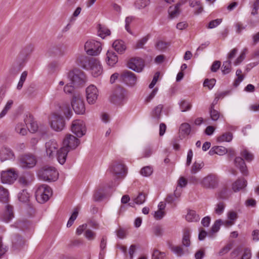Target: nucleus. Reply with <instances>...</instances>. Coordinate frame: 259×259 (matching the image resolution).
I'll return each mask as SVG.
<instances>
[{
	"label": "nucleus",
	"instance_id": "39",
	"mask_svg": "<svg viewBox=\"0 0 259 259\" xmlns=\"http://www.w3.org/2000/svg\"><path fill=\"white\" fill-rule=\"evenodd\" d=\"M13 105V101L12 100H9L4 107L3 109L0 112V119L4 118L8 111L11 109Z\"/></svg>",
	"mask_w": 259,
	"mask_h": 259
},
{
	"label": "nucleus",
	"instance_id": "6",
	"mask_svg": "<svg viewBox=\"0 0 259 259\" xmlns=\"http://www.w3.org/2000/svg\"><path fill=\"white\" fill-rule=\"evenodd\" d=\"M18 177V174L14 168H9L0 172V181L3 184H12Z\"/></svg>",
	"mask_w": 259,
	"mask_h": 259
},
{
	"label": "nucleus",
	"instance_id": "9",
	"mask_svg": "<svg viewBox=\"0 0 259 259\" xmlns=\"http://www.w3.org/2000/svg\"><path fill=\"white\" fill-rule=\"evenodd\" d=\"M66 78L70 80L71 83L77 85L83 83L86 80L84 73L82 71L77 69L68 72Z\"/></svg>",
	"mask_w": 259,
	"mask_h": 259
},
{
	"label": "nucleus",
	"instance_id": "30",
	"mask_svg": "<svg viewBox=\"0 0 259 259\" xmlns=\"http://www.w3.org/2000/svg\"><path fill=\"white\" fill-rule=\"evenodd\" d=\"M228 151L226 148L223 146H214L209 151V154L212 155L214 154L219 155H224L228 153Z\"/></svg>",
	"mask_w": 259,
	"mask_h": 259
},
{
	"label": "nucleus",
	"instance_id": "46",
	"mask_svg": "<svg viewBox=\"0 0 259 259\" xmlns=\"http://www.w3.org/2000/svg\"><path fill=\"white\" fill-rule=\"evenodd\" d=\"M18 197L20 201L26 202L29 200V194L26 190H23L18 194Z\"/></svg>",
	"mask_w": 259,
	"mask_h": 259
},
{
	"label": "nucleus",
	"instance_id": "52",
	"mask_svg": "<svg viewBox=\"0 0 259 259\" xmlns=\"http://www.w3.org/2000/svg\"><path fill=\"white\" fill-rule=\"evenodd\" d=\"M180 130L184 135H188L191 132L190 125L187 123H182L180 127Z\"/></svg>",
	"mask_w": 259,
	"mask_h": 259
},
{
	"label": "nucleus",
	"instance_id": "57",
	"mask_svg": "<svg viewBox=\"0 0 259 259\" xmlns=\"http://www.w3.org/2000/svg\"><path fill=\"white\" fill-rule=\"evenodd\" d=\"M216 82V80L214 78L206 79L203 83L204 87H207L209 90L213 88Z\"/></svg>",
	"mask_w": 259,
	"mask_h": 259
},
{
	"label": "nucleus",
	"instance_id": "27",
	"mask_svg": "<svg viewBox=\"0 0 259 259\" xmlns=\"http://www.w3.org/2000/svg\"><path fill=\"white\" fill-rule=\"evenodd\" d=\"M182 189L181 188L176 187L174 191V194L168 195L166 199V201L168 203H172L176 201L181 195Z\"/></svg>",
	"mask_w": 259,
	"mask_h": 259
},
{
	"label": "nucleus",
	"instance_id": "36",
	"mask_svg": "<svg viewBox=\"0 0 259 259\" xmlns=\"http://www.w3.org/2000/svg\"><path fill=\"white\" fill-rule=\"evenodd\" d=\"M186 220L189 222H198L200 220L199 215L196 211L193 210H189L185 217Z\"/></svg>",
	"mask_w": 259,
	"mask_h": 259
},
{
	"label": "nucleus",
	"instance_id": "7",
	"mask_svg": "<svg viewBox=\"0 0 259 259\" xmlns=\"http://www.w3.org/2000/svg\"><path fill=\"white\" fill-rule=\"evenodd\" d=\"M72 107L77 114H83L85 108L83 99L79 93H75L72 96L71 102Z\"/></svg>",
	"mask_w": 259,
	"mask_h": 259
},
{
	"label": "nucleus",
	"instance_id": "62",
	"mask_svg": "<svg viewBox=\"0 0 259 259\" xmlns=\"http://www.w3.org/2000/svg\"><path fill=\"white\" fill-rule=\"evenodd\" d=\"M222 21V20L221 19H217L215 20H212L209 23L207 28L209 29L214 28L220 25Z\"/></svg>",
	"mask_w": 259,
	"mask_h": 259
},
{
	"label": "nucleus",
	"instance_id": "64",
	"mask_svg": "<svg viewBox=\"0 0 259 259\" xmlns=\"http://www.w3.org/2000/svg\"><path fill=\"white\" fill-rule=\"evenodd\" d=\"M233 243H230L223 247L219 252L220 255H223L228 252L233 247Z\"/></svg>",
	"mask_w": 259,
	"mask_h": 259
},
{
	"label": "nucleus",
	"instance_id": "45",
	"mask_svg": "<svg viewBox=\"0 0 259 259\" xmlns=\"http://www.w3.org/2000/svg\"><path fill=\"white\" fill-rule=\"evenodd\" d=\"M231 62L230 60H227L223 63L222 67V71L224 74H227L231 71Z\"/></svg>",
	"mask_w": 259,
	"mask_h": 259
},
{
	"label": "nucleus",
	"instance_id": "47",
	"mask_svg": "<svg viewBox=\"0 0 259 259\" xmlns=\"http://www.w3.org/2000/svg\"><path fill=\"white\" fill-rule=\"evenodd\" d=\"M150 35L148 34L146 36L142 37L141 39L138 40L135 46L136 49H141L143 48L144 45L146 44L148 39H149Z\"/></svg>",
	"mask_w": 259,
	"mask_h": 259
},
{
	"label": "nucleus",
	"instance_id": "49",
	"mask_svg": "<svg viewBox=\"0 0 259 259\" xmlns=\"http://www.w3.org/2000/svg\"><path fill=\"white\" fill-rule=\"evenodd\" d=\"M204 166V163L203 162H201L200 163L195 162L192 165L191 168V173L195 174L198 172Z\"/></svg>",
	"mask_w": 259,
	"mask_h": 259
},
{
	"label": "nucleus",
	"instance_id": "12",
	"mask_svg": "<svg viewBox=\"0 0 259 259\" xmlns=\"http://www.w3.org/2000/svg\"><path fill=\"white\" fill-rule=\"evenodd\" d=\"M219 184L218 177L213 174H209L203 178L200 182V184L203 188L206 189H214Z\"/></svg>",
	"mask_w": 259,
	"mask_h": 259
},
{
	"label": "nucleus",
	"instance_id": "4",
	"mask_svg": "<svg viewBox=\"0 0 259 259\" xmlns=\"http://www.w3.org/2000/svg\"><path fill=\"white\" fill-rule=\"evenodd\" d=\"M84 50L89 55L97 56L101 52V44L99 41L94 39H89L85 42Z\"/></svg>",
	"mask_w": 259,
	"mask_h": 259
},
{
	"label": "nucleus",
	"instance_id": "2",
	"mask_svg": "<svg viewBox=\"0 0 259 259\" xmlns=\"http://www.w3.org/2000/svg\"><path fill=\"white\" fill-rule=\"evenodd\" d=\"M110 101L116 105L124 104L127 101V95L125 90L120 87L116 88L110 96Z\"/></svg>",
	"mask_w": 259,
	"mask_h": 259
},
{
	"label": "nucleus",
	"instance_id": "10",
	"mask_svg": "<svg viewBox=\"0 0 259 259\" xmlns=\"http://www.w3.org/2000/svg\"><path fill=\"white\" fill-rule=\"evenodd\" d=\"M108 171L117 179L124 177L127 174V169L121 162H115L109 167Z\"/></svg>",
	"mask_w": 259,
	"mask_h": 259
},
{
	"label": "nucleus",
	"instance_id": "60",
	"mask_svg": "<svg viewBox=\"0 0 259 259\" xmlns=\"http://www.w3.org/2000/svg\"><path fill=\"white\" fill-rule=\"evenodd\" d=\"M164 256L165 254L164 252L155 249L153 252L152 259H163Z\"/></svg>",
	"mask_w": 259,
	"mask_h": 259
},
{
	"label": "nucleus",
	"instance_id": "42",
	"mask_svg": "<svg viewBox=\"0 0 259 259\" xmlns=\"http://www.w3.org/2000/svg\"><path fill=\"white\" fill-rule=\"evenodd\" d=\"M15 131L17 133L22 136H25L27 133V130L25 128V125L22 123H19L16 125Z\"/></svg>",
	"mask_w": 259,
	"mask_h": 259
},
{
	"label": "nucleus",
	"instance_id": "37",
	"mask_svg": "<svg viewBox=\"0 0 259 259\" xmlns=\"http://www.w3.org/2000/svg\"><path fill=\"white\" fill-rule=\"evenodd\" d=\"M233 134L230 132H226L217 138V141L219 142H230L232 140Z\"/></svg>",
	"mask_w": 259,
	"mask_h": 259
},
{
	"label": "nucleus",
	"instance_id": "34",
	"mask_svg": "<svg viewBox=\"0 0 259 259\" xmlns=\"http://www.w3.org/2000/svg\"><path fill=\"white\" fill-rule=\"evenodd\" d=\"M151 3V0H136L134 3L135 9L142 10L148 7Z\"/></svg>",
	"mask_w": 259,
	"mask_h": 259
},
{
	"label": "nucleus",
	"instance_id": "26",
	"mask_svg": "<svg viewBox=\"0 0 259 259\" xmlns=\"http://www.w3.org/2000/svg\"><path fill=\"white\" fill-rule=\"evenodd\" d=\"M112 46L116 52L121 54H123L126 49L125 42L122 40H115L112 44Z\"/></svg>",
	"mask_w": 259,
	"mask_h": 259
},
{
	"label": "nucleus",
	"instance_id": "51",
	"mask_svg": "<svg viewBox=\"0 0 259 259\" xmlns=\"http://www.w3.org/2000/svg\"><path fill=\"white\" fill-rule=\"evenodd\" d=\"M241 155L247 161H251L253 159V155L246 149H243L241 152Z\"/></svg>",
	"mask_w": 259,
	"mask_h": 259
},
{
	"label": "nucleus",
	"instance_id": "53",
	"mask_svg": "<svg viewBox=\"0 0 259 259\" xmlns=\"http://www.w3.org/2000/svg\"><path fill=\"white\" fill-rule=\"evenodd\" d=\"M98 33H99V35L101 37L104 38L105 37H106V36L109 35L110 34V31L108 28L104 27H101L100 25Z\"/></svg>",
	"mask_w": 259,
	"mask_h": 259
},
{
	"label": "nucleus",
	"instance_id": "43",
	"mask_svg": "<svg viewBox=\"0 0 259 259\" xmlns=\"http://www.w3.org/2000/svg\"><path fill=\"white\" fill-rule=\"evenodd\" d=\"M209 114L210 118L213 121H217L220 117H223V115H221L220 112L215 110L214 108H209Z\"/></svg>",
	"mask_w": 259,
	"mask_h": 259
},
{
	"label": "nucleus",
	"instance_id": "41",
	"mask_svg": "<svg viewBox=\"0 0 259 259\" xmlns=\"http://www.w3.org/2000/svg\"><path fill=\"white\" fill-rule=\"evenodd\" d=\"M180 109L182 112H185L191 109L192 105L186 100H181L179 102Z\"/></svg>",
	"mask_w": 259,
	"mask_h": 259
},
{
	"label": "nucleus",
	"instance_id": "33",
	"mask_svg": "<svg viewBox=\"0 0 259 259\" xmlns=\"http://www.w3.org/2000/svg\"><path fill=\"white\" fill-rule=\"evenodd\" d=\"M191 231L189 229H185L183 232V235L182 238V244L183 246L186 247L190 246L191 244L190 242Z\"/></svg>",
	"mask_w": 259,
	"mask_h": 259
},
{
	"label": "nucleus",
	"instance_id": "5",
	"mask_svg": "<svg viewBox=\"0 0 259 259\" xmlns=\"http://www.w3.org/2000/svg\"><path fill=\"white\" fill-rule=\"evenodd\" d=\"M52 194V191L51 188L46 185L38 187L35 192L36 199L40 203L47 201Z\"/></svg>",
	"mask_w": 259,
	"mask_h": 259
},
{
	"label": "nucleus",
	"instance_id": "38",
	"mask_svg": "<svg viewBox=\"0 0 259 259\" xmlns=\"http://www.w3.org/2000/svg\"><path fill=\"white\" fill-rule=\"evenodd\" d=\"M189 6L192 8H195V14H199L202 11V7L199 1H190Z\"/></svg>",
	"mask_w": 259,
	"mask_h": 259
},
{
	"label": "nucleus",
	"instance_id": "31",
	"mask_svg": "<svg viewBox=\"0 0 259 259\" xmlns=\"http://www.w3.org/2000/svg\"><path fill=\"white\" fill-rule=\"evenodd\" d=\"M181 6L179 5L177 3L175 6L169 7L168 8V12L169 16L171 18H174L178 17L181 12L180 7Z\"/></svg>",
	"mask_w": 259,
	"mask_h": 259
},
{
	"label": "nucleus",
	"instance_id": "50",
	"mask_svg": "<svg viewBox=\"0 0 259 259\" xmlns=\"http://www.w3.org/2000/svg\"><path fill=\"white\" fill-rule=\"evenodd\" d=\"M225 204L223 202H220L217 203L214 208V212L218 215L222 214L225 209Z\"/></svg>",
	"mask_w": 259,
	"mask_h": 259
},
{
	"label": "nucleus",
	"instance_id": "25",
	"mask_svg": "<svg viewBox=\"0 0 259 259\" xmlns=\"http://www.w3.org/2000/svg\"><path fill=\"white\" fill-rule=\"evenodd\" d=\"M106 56V61L109 66L113 67L118 62V57L113 51H108Z\"/></svg>",
	"mask_w": 259,
	"mask_h": 259
},
{
	"label": "nucleus",
	"instance_id": "8",
	"mask_svg": "<svg viewBox=\"0 0 259 259\" xmlns=\"http://www.w3.org/2000/svg\"><path fill=\"white\" fill-rule=\"evenodd\" d=\"M70 130L77 137L81 138L86 133L87 128L85 124L82 120H74L72 121Z\"/></svg>",
	"mask_w": 259,
	"mask_h": 259
},
{
	"label": "nucleus",
	"instance_id": "29",
	"mask_svg": "<svg viewBox=\"0 0 259 259\" xmlns=\"http://www.w3.org/2000/svg\"><path fill=\"white\" fill-rule=\"evenodd\" d=\"M170 250L177 256L179 257L189 253L188 249L184 250L181 246L179 245H174L171 246Z\"/></svg>",
	"mask_w": 259,
	"mask_h": 259
},
{
	"label": "nucleus",
	"instance_id": "20",
	"mask_svg": "<svg viewBox=\"0 0 259 259\" xmlns=\"http://www.w3.org/2000/svg\"><path fill=\"white\" fill-rule=\"evenodd\" d=\"M15 158L14 154L9 148L4 147L0 151V159L2 161L12 160Z\"/></svg>",
	"mask_w": 259,
	"mask_h": 259
},
{
	"label": "nucleus",
	"instance_id": "1",
	"mask_svg": "<svg viewBox=\"0 0 259 259\" xmlns=\"http://www.w3.org/2000/svg\"><path fill=\"white\" fill-rule=\"evenodd\" d=\"M76 62L82 68L91 70L92 74L95 77L100 76L103 73L101 62L97 58L80 55L77 57Z\"/></svg>",
	"mask_w": 259,
	"mask_h": 259
},
{
	"label": "nucleus",
	"instance_id": "61",
	"mask_svg": "<svg viewBox=\"0 0 259 259\" xmlns=\"http://www.w3.org/2000/svg\"><path fill=\"white\" fill-rule=\"evenodd\" d=\"M84 236L89 240H93L96 237V233L91 230L87 229L85 231Z\"/></svg>",
	"mask_w": 259,
	"mask_h": 259
},
{
	"label": "nucleus",
	"instance_id": "3",
	"mask_svg": "<svg viewBox=\"0 0 259 259\" xmlns=\"http://www.w3.org/2000/svg\"><path fill=\"white\" fill-rule=\"evenodd\" d=\"M39 178L45 181H55L58 178V172L54 167L44 166L38 172Z\"/></svg>",
	"mask_w": 259,
	"mask_h": 259
},
{
	"label": "nucleus",
	"instance_id": "55",
	"mask_svg": "<svg viewBox=\"0 0 259 259\" xmlns=\"http://www.w3.org/2000/svg\"><path fill=\"white\" fill-rule=\"evenodd\" d=\"M152 168L149 166L143 167L140 171L141 175L144 177L150 176L152 174Z\"/></svg>",
	"mask_w": 259,
	"mask_h": 259
},
{
	"label": "nucleus",
	"instance_id": "21",
	"mask_svg": "<svg viewBox=\"0 0 259 259\" xmlns=\"http://www.w3.org/2000/svg\"><path fill=\"white\" fill-rule=\"evenodd\" d=\"M25 123L27 126L28 130L34 133L38 130V125L31 115H29L24 119Z\"/></svg>",
	"mask_w": 259,
	"mask_h": 259
},
{
	"label": "nucleus",
	"instance_id": "23",
	"mask_svg": "<svg viewBox=\"0 0 259 259\" xmlns=\"http://www.w3.org/2000/svg\"><path fill=\"white\" fill-rule=\"evenodd\" d=\"M68 152L69 150L65 147H61L57 151V158L59 163L63 164L65 162Z\"/></svg>",
	"mask_w": 259,
	"mask_h": 259
},
{
	"label": "nucleus",
	"instance_id": "11",
	"mask_svg": "<svg viewBox=\"0 0 259 259\" xmlns=\"http://www.w3.org/2000/svg\"><path fill=\"white\" fill-rule=\"evenodd\" d=\"M20 165L23 168H31L35 166L37 160L32 154H27L22 155L20 158Z\"/></svg>",
	"mask_w": 259,
	"mask_h": 259
},
{
	"label": "nucleus",
	"instance_id": "58",
	"mask_svg": "<svg viewBox=\"0 0 259 259\" xmlns=\"http://www.w3.org/2000/svg\"><path fill=\"white\" fill-rule=\"evenodd\" d=\"M247 52V49H244L241 52L240 56L236 59L234 62V65L237 66L240 64L243 60L245 59L246 53Z\"/></svg>",
	"mask_w": 259,
	"mask_h": 259
},
{
	"label": "nucleus",
	"instance_id": "63",
	"mask_svg": "<svg viewBox=\"0 0 259 259\" xmlns=\"http://www.w3.org/2000/svg\"><path fill=\"white\" fill-rule=\"evenodd\" d=\"M158 91V88L157 87L155 88L150 94L146 98L145 101L147 103L150 102L157 94Z\"/></svg>",
	"mask_w": 259,
	"mask_h": 259
},
{
	"label": "nucleus",
	"instance_id": "14",
	"mask_svg": "<svg viewBox=\"0 0 259 259\" xmlns=\"http://www.w3.org/2000/svg\"><path fill=\"white\" fill-rule=\"evenodd\" d=\"M127 66L134 71L141 72L145 67V62L142 58H133L128 62Z\"/></svg>",
	"mask_w": 259,
	"mask_h": 259
},
{
	"label": "nucleus",
	"instance_id": "13",
	"mask_svg": "<svg viewBox=\"0 0 259 259\" xmlns=\"http://www.w3.org/2000/svg\"><path fill=\"white\" fill-rule=\"evenodd\" d=\"M65 121L63 117L60 114L54 113L51 117V127L55 131H62L65 127Z\"/></svg>",
	"mask_w": 259,
	"mask_h": 259
},
{
	"label": "nucleus",
	"instance_id": "54",
	"mask_svg": "<svg viewBox=\"0 0 259 259\" xmlns=\"http://www.w3.org/2000/svg\"><path fill=\"white\" fill-rule=\"evenodd\" d=\"M27 76V72L23 71L20 76L19 82L17 86V89L19 90H21L23 87V83L25 82Z\"/></svg>",
	"mask_w": 259,
	"mask_h": 259
},
{
	"label": "nucleus",
	"instance_id": "32",
	"mask_svg": "<svg viewBox=\"0 0 259 259\" xmlns=\"http://www.w3.org/2000/svg\"><path fill=\"white\" fill-rule=\"evenodd\" d=\"M163 106L161 104H159L156 106L152 111L151 116L152 118L156 121H158L161 116V112Z\"/></svg>",
	"mask_w": 259,
	"mask_h": 259
},
{
	"label": "nucleus",
	"instance_id": "28",
	"mask_svg": "<svg viewBox=\"0 0 259 259\" xmlns=\"http://www.w3.org/2000/svg\"><path fill=\"white\" fill-rule=\"evenodd\" d=\"M33 176L30 173H25L19 177L18 182L23 186L29 185L33 180Z\"/></svg>",
	"mask_w": 259,
	"mask_h": 259
},
{
	"label": "nucleus",
	"instance_id": "22",
	"mask_svg": "<svg viewBox=\"0 0 259 259\" xmlns=\"http://www.w3.org/2000/svg\"><path fill=\"white\" fill-rule=\"evenodd\" d=\"M235 166L238 167L242 175H248V170L244 160L240 157H237L234 160Z\"/></svg>",
	"mask_w": 259,
	"mask_h": 259
},
{
	"label": "nucleus",
	"instance_id": "15",
	"mask_svg": "<svg viewBox=\"0 0 259 259\" xmlns=\"http://www.w3.org/2000/svg\"><path fill=\"white\" fill-rule=\"evenodd\" d=\"M63 146L69 150L75 149L80 144V140L72 135H67L63 141Z\"/></svg>",
	"mask_w": 259,
	"mask_h": 259
},
{
	"label": "nucleus",
	"instance_id": "19",
	"mask_svg": "<svg viewBox=\"0 0 259 259\" xmlns=\"http://www.w3.org/2000/svg\"><path fill=\"white\" fill-rule=\"evenodd\" d=\"M59 145L55 140H51L46 143V151L47 155L52 157L57 151Z\"/></svg>",
	"mask_w": 259,
	"mask_h": 259
},
{
	"label": "nucleus",
	"instance_id": "18",
	"mask_svg": "<svg viewBox=\"0 0 259 259\" xmlns=\"http://www.w3.org/2000/svg\"><path fill=\"white\" fill-rule=\"evenodd\" d=\"M123 81L128 86L135 85L137 81L136 75L132 72L126 71L122 74Z\"/></svg>",
	"mask_w": 259,
	"mask_h": 259
},
{
	"label": "nucleus",
	"instance_id": "59",
	"mask_svg": "<svg viewBox=\"0 0 259 259\" xmlns=\"http://www.w3.org/2000/svg\"><path fill=\"white\" fill-rule=\"evenodd\" d=\"M146 200V196L143 193H140L138 196L135 199V202L137 204H142Z\"/></svg>",
	"mask_w": 259,
	"mask_h": 259
},
{
	"label": "nucleus",
	"instance_id": "17",
	"mask_svg": "<svg viewBox=\"0 0 259 259\" xmlns=\"http://www.w3.org/2000/svg\"><path fill=\"white\" fill-rule=\"evenodd\" d=\"M14 217V214L12 206L10 205H7L5 209L0 215L1 220L5 223H9Z\"/></svg>",
	"mask_w": 259,
	"mask_h": 259
},
{
	"label": "nucleus",
	"instance_id": "16",
	"mask_svg": "<svg viewBox=\"0 0 259 259\" xmlns=\"http://www.w3.org/2000/svg\"><path fill=\"white\" fill-rule=\"evenodd\" d=\"M98 97V90L94 85H90L86 89L87 101L89 104L96 103Z\"/></svg>",
	"mask_w": 259,
	"mask_h": 259
},
{
	"label": "nucleus",
	"instance_id": "56",
	"mask_svg": "<svg viewBox=\"0 0 259 259\" xmlns=\"http://www.w3.org/2000/svg\"><path fill=\"white\" fill-rule=\"evenodd\" d=\"M242 74V71L241 69H237L236 72V75L237 76V78H236L234 81V85L235 87H237L239 83L243 80L244 76Z\"/></svg>",
	"mask_w": 259,
	"mask_h": 259
},
{
	"label": "nucleus",
	"instance_id": "24",
	"mask_svg": "<svg viewBox=\"0 0 259 259\" xmlns=\"http://www.w3.org/2000/svg\"><path fill=\"white\" fill-rule=\"evenodd\" d=\"M247 186V181L244 178H239L232 184V188L234 192H238Z\"/></svg>",
	"mask_w": 259,
	"mask_h": 259
},
{
	"label": "nucleus",
	"instance_id": "40",
	"mask_svg": "<svg viewBox=\"0 0 259 259\" xmlns=\"http://www.w3.org/2000/svg\"><path fill=\"white\" fill-rule=\"evenodd\" d=\"M80 208L79 206H77L75 208H74L73 211L67 222V227H70L72 225L74 221L76 220L78 216Z\"/></svg>",
	"mask_w": 259,
	"mask_h": 259
},
{
	"label": "nucleus",
	"instance_id": "48",
	"mask_svg": "<svg viewBox=\"0 0 259 259\" xmlns=\"http://www.w3.org/2000/svg\"><path fill=\"white\" fill-rule=\"evenodd\" d=\"M222 224H223V222L221 220H218L214 222L211 228L210 232L211 236L213 233H215L219 231Z\"/></svg>",
	"mask_w": 259,
	"mask_h": 259
},
{
	"label": "nucleus",
	"instance_id": "44",
	"mask_svg": "<svg viewBox=\"0 0 259 259\" xmlns=\"http://www.w3.org/2000/svg\"><path fill=\"white\" fill-rule=\"evenodd\" d=\"M9 198V192L8 190L3 187L0 186V201L7 202Z\"/></svg>",
	"mask_w": 259,
	"mask_h": 259
},
{
	"label": "nucleus",
	"instance_id": "35",
	"mask_svg": "<svg viewBox=\"0 0 259 259\" xmlns=\"http://www.w3.org/2000/svg\"><path fill=\"white\" fill-rule=\"evenodd\" d=\"M24 240L19 235H15L12 238V245L15 249H19L24 244Z\"/></svg>",
	"mask_w": 259,
	"mask_h": 259
}]
</instances>
